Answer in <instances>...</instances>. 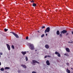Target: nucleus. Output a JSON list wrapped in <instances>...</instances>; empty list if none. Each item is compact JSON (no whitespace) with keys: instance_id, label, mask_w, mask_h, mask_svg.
<instances>
[{"instance_id":"obj_35","label":"nucleus","mask_w":73,"mask_h":73,"mask_svg":"<svg viewBox=\"0 0 73 73\" xmlns=\"http://www.w3.org/2000/svg\"><path fill=\"white\" fill-rule=\"evenodd\" d=\"M1 62H0V66L1 65Z\"/></svg>"},{"instance_id":"obj_5","label":"nucleus","mask_w":73,"mask_h":73,"mask_svg":"<svg viewBox=\"0 0 73 73\" xmlns=\"http://www.w3.org/2000/svg\"><path fill=\"white\" fill-rule=\"evenodd\" d=\"M67 33V31L65 30H63L61 32H60V33L64 34Z\"/></svg>"},{"instance_id":"obj_13","label":"nucleus","mask_w":73,"mask_h":73,"mask_svg":"<svg viewBox=\"0 0 73 73\" xmlns=\"http://www.w3.org/2000/svg\"><path fill=\"white\" fill-rule=\"evenodd\" d=\"M21 53L23 54V55H25V54L27 53V52L26 51H25L24 52L22 51V52H21Z\"/></svg>"},{"instance_id":"obj_7","label":"nucleus","mask_w":73,"mask_h":73,"mask_svg":"<svg viewBox=\"0 0 73 73\" xmlns=\"http://www.w3.org/2000/svg\"><path fill=\"white\" fill-rule=\"evenodd\" d=\"M32 62L33 63H37V64H39V62H38L35 60H33Z\"/></svg>"},{"instance_id":"obj_29","label":"nucleus","mask_w":73,"mask_h":73,"mask_svg":"<svg viewBox=\"0 0 73 73\" xmlns=\"http://www.w3.org/2000/svg\"><path fill=\"white\" fill-rule=\"evenodd\" d=\"M26 38V40H28V37L27 36Z\"/></svg>"},{"instance_id":"obj_11","label":"nucleus","mask_w":73,"mask_h":73,"mask_svg":"<svg viewBox=\"0 0 73 73\" xmlns=\"http://www.w3.org/2000/svg\"><path fill=\"white\" fill-rule=\"evenodd\" d=\"M66 52H70V50L68 48H66Z\"/></svg>"},{"instance_id":"obj_18","label":"nucleus","mask_w":73,"mask_h":73,"mask_svg":"<svg viewBox=\"0 0 73 73\" xmlns=\"http://www.w3.org/2000/svg\"><path fill=\"white\" fill-rule=\"evenodd\" d=\"M64 54L65 56H69V55L68 54L65 53Z\"/></svg>"},{"instance_id":"obj_37","label":"nucleus","mask_w":73,"mask_h":73,"mask_svg":"<svg viewBox=\"0 0 73 73\" xmlns=\"http://www.w3.org/2000/svg\"><path fill=\"white\" fill-rule=\"evenodd\" d=\"M71 69H72V70L73 69V68H71Z\"/></svg>"},{"instance_id":"obj_16","label":"nucleus","mask_w":73,"mask_h":73,"mask_svg":"<svg viewBox=\"0 0 73 73\" xmlns=\"http://www.w3.org/2000/svg\"><path fill=\"white\" fill-rule=\"evenodd\" d=\"M10 69V68L9 67H6L5 68V69Z\"/></svg>"},{"instance_id":"obj_28","label":"nucleus","mask_w":73,"mask_h":73,"mask_svg":"<svg viewBox=\"0 0 73 73\" xmlns=\"http://www.w3.org/2000/svg\"><path fill=\"white\" fill-rule=\"evenodd\" d=\"M66 65H68V66H69V63H67Z\"/></svg>"},{"instance_id":"obj_34","label":"nucleus","mask_w":73,"mask_h":73,"mask_svg":"<svg viewBox=\"0 0 73 73\" xmlns=\"http://www.w3.org/2000/svg\"><path fill=\"white\" fill-rule=\"evenodd\" d=\"M72 34H73V31H72Z\"/></svg>"},{"instance_id":"obj_30","label":"nucleus","mask_w":73,"mask_h":73,"mask_svg":"<svg viewBox=\"0 0 73 73\" xmlns=\"http://www.w3.org/2000/svg\"><path fill=\"white\" fill-rule=\"evenodd\" d=\"M47 57H51V56H50V55H48Z\"/></svg>"},{"instance_id":"obj_21","label":"nucleus","mask_w":73,"mask_h":73,"mask_svg":"<svg viewBox=\"0 0 73 73\" xmlns=\"http://www.w3.org/2000/svg\"><path fill=\"white\" fill-rule=\"evenodd\" d=\"M25 59H26V61H28V58L26 56V57H25Z\"/></svg>"},{"instance_id":"obj_3","label":"nucleus","mask_w":73,"mask_h":73,"mask_svg":"<svg viewBox=\"0 0 73 73\" xmlns=\"http://www.w3.org/2000/svg\"><path fill=\"white\" fill-rule=\"evenodd\" d=\"M11 33H12V34H13V35H14V36H15V37H16V38H19V36L17 34H16L14 32H12Z\"/></svg>"},{"instance_id":"obj_2","label":"nucleus","mask_w":73,"mask_h":73,"mask_svg":"<svg viewBox=\"0 0 73 73\" xmlns=\"http://www.w3.org/2000/svg\"><path fill=\"white\" fill-rule=\"evenodd\" d=\"M29 46L31 48H30V49L31 50H34L35 49V48H34V46L33 44H30L29 45Z\"/></svg>"},{"instance_id":"obj_24","label":"nucleus","mask_w":73,"mask_h":73,"mask_svg":"<svg viewBox=\"0 0 73 73\" xmlns=\"http://www.w3.org/2000/svg\"><path fill=\"white\" fill-rule=\"evenodd\" d=\"M44 36H45V35H44V34H42L41 36V37H43Z\"/></svg>"},{"instance_id":"obj_8","label":"nucleus","mask_w":73,"mask_h":73,"mask_svg":"<svg viewBox=\"0 0 73 73\" xmlns=\"http://www.w3.org/2000/svg\"><path fill=\"white\" fill-rule=\"evenodd\" d=\"M46 63L47 65H50V63H49V61L48 60H47L46 61Z\"/></svg>"},{"instance_id":"obj_20","label":"nucleus","mask_w":73,"mask_h":73,"mask_svg":"<svg viewBox=\"0 0 73 73\" xmlns=\"http://www.w3.org/2000/svg\"><path fill=\"white\" fill-rule=\"evenodd\" d=\"M59 36H60V37H62V33H61L59 34Z\"/></svg>"},{"instance_id":"obj_27","label":"nucleus","mask_w":73,"mask_h":73,"mask_svg":"<svg viewBox=\"0 0 73 73\" xmlns=\"http://www.w3.org/2000/svg\"><path fill=\"white\" fill-rule=\"evenodd\" d=\"M68 43H72L73 42V41H72V42H68Z\"/></svg>"},{"instance_id":"obj_9","label":"nucleus","mask_w":73,"mask_h":73,"mask_svg":"<svg viewBox=\"0 0 73 73\" xmlns=\"http://www.w3.org/2000/svg\"><path fill=\"white\" fill-rule=\"evenodd\" d=\"M21 66H22L24 68H25V69L27 68V66H26L25 65L22 64L21 65Z\"/></svg>"},{"instance_id":"obj_12","label":"nucleus","mask_w":73,"mask_h":73,"mask_svg":"<svg viewBox=\"0 0 73 73\" xmlns=\"http://www.w3.org/2000/svg\"><path fill=\"white\" fill-rule=\"evenodd\" d=\"M66 72H67L68 73H70V71L68 69V68H67L66 69Z\"/></svg>"},{"instance_id":"obj_19","label":"nucleus","mask_w":73,"mask_h":73,"mask_svg":"<svg viewBox=\"0 0 73 73\" xmlns=\"http://www.w3.org/2000/svg\"><path fill=\"white\" fill-rule=\"evenodd\" d=\"M1 71H4V69L3 68H2L1 69Z\"/></svg>"},{"instance_id":"obj_25","label":"nucleus","mask_w":73,"mask_h":73,"mask_svg":"<svg viewBox=\"0 0 73 73\" xmlns=\"http://www.w3.org/2000/svg\"><path fill=\"white\" fill-rule=\"evenodd\" d=\"M32 73H36V72L35 71H33L32 72Z\"/></svg>"},{"instance_id":"obj_33","label":"nucleus","mask_w":73,"mask_h":73,"mask_svg":"<svg viewBox=\"0 0 73 73\" xmlns=\"http://www.w3.org/2000/svg\"><path fill=\"white\" fill-rule=\"evenodd\" d=\"M69 35V33H67L66 34V35L67 36V35Z\"/></svg>"},{"instance_id":"obj_23","label":"nucleus","mask_w":73,"mask_h":73,"mask_svg":"<svg viewBox=\"0 0 73 73\" xmlns=\"http://www.w3.org/2000/svg\"><path fill=\"white\" fill-rule=\"evenodd\" d=\"M45 28V27L44 26H43L42 27V29H44V28Z\"/></svg>"},{"instance_id":"obj_36","label":"nucleus","mask_w":73,"mask_h":73,"mask_svg":"<svg viewBox=\"0 0 73 73\" xmlns=\"http://www.w3.org/2000/svg\"><path fill=\"white\" fill-rule=\"evenodd\" d=\"M47 35H48V34H46V36H47Z\"/></svg>"},{"instance_id":"obj_14","label":"nucleus","mask_w":73,"mask_h":73,"mask_svg":"<svg viewBox=\"0 0 73 73\" xmlns=\"http://www.w3.org/2000/svg\"><path fill=\"white\" fill-rule=\"evenodd\" d=\"M56 34L57 35H60V31H59L58 30L56 31Z\"/></svg>"},{"instance_id":"obj_6","label":"nucleus","mask_w":73,"mask_h":73,"mask_svg":"<svg viewBox=\"0 0 73 73\" xmlns=\"http://www.w3.org/2000/svg\"><path fill=\"white\" fill-rule=\"evenodd\" d=\"M6 45L8 50H11V48H10V46H9V45L8 44H7Z\"/></svg>"},{"instance_id":"obj_17","label":"nucleus","mask_w":73,"mask_h":73,"mask_svg":"<svg viewBox=\"0 0 73 73\" xmlns=\"http://www.w3.org/2000/svg\"><path fill=\"white\" fill-rule=\"evenodd\" d=\"M8 29H4V31L5 32H7V31H8Z\"/></svg>"},{"instance_id":"obj_38","label":"nucleus","mask_w":73,"mask_h":73,"mask_svg":"<svg viewBox=\"0 0 73 73\" xmlns=\"http://www.w3.org/2000/svg\"><path fill=\"white\" fill-rule=\"evenodd\" d=\"M35 51L36 52V51H37V50H36Z\"/></svg>"},{"instance_id":"obj_32","label":"nucleus","mask_w":73,"mask_h":73,"mask_svg":"<svg viewBox=\"0 0 73 73\" xmlns=\"http://www.w3.org/2000/svg\"><path fill=\"white\" fill-rule=\"evenodd\" d=\"M0 54L1 55H3V53H1L0 52Z\"/></svg>"},{"instance_id":"obj_31","label":"nucleus","mask_w":73,"mask_h":73,"mask_svg":"<svg viewBox=\"0 0 73 73\" xmlns=\"http://www.w3.org/2000/svg\"><path fill=\"white\" fill-rule=\"evenodd\" d=\"M48 57V56L47 55H46L44 56V58H46V57Z\"/></svg>"},{"instance_id":"obj_26","label":"nucleus","mask_w":73,"mask_h":73,"mask_svg":"<svg viewBox=\"0 0 73 73\" xmlns=\"http://www.w3.org/2000/svg\"><path fill=\"white\" fill-rule=\"evenodd\" d=\"M31 3H34V1L33 0H32L31 1Z\"/></svg>"},{"instance_id":"obj_1","label":"nucleus","mask_w":73,"mask_h":73,"mask_svg":"<svg viewBox=\"0 0 73 73\" xmlns=\"http://www.w3.org/2000/svg\"><path fill=\"white\" fill-rule=\"evenodd\" d=\"M50 31V27H48L46 28L45 30L44 31V32L45 33H46V32L48 33Z\"/></svg>"},{"instance_id":"obj_10","label":"nucleus","mask_w":73,"mask_h":73,"mask_svg":"<svg viewBox=\"0 0 73 73\" xmlns=\"http://www.w3.org/2000/svg\"><path fill=\"white\" fill-rule=\"evenodd\" d=\"M45 48H46V49H49V46L48 44H46L45 45Z\"/></svg>"},{"instance_id":"obj_4","label":"nucleus","mask_w":73,"mask_h":73,"mask_svg":"<svg viewBox=\"0 0 73 73\" xmlns=\"http://www.w3.org/2000/svg\"><path fill=\"white\" fill-rule=\"evenodd\" d=\"M55 54L56 55L57 54V56L58 57H61V55H60V54L57 52H56L55 53Z\"/></svg>"},{"instance_id":"obj_15","label":"nucleus","mask_w":73,"mask_h":73,"mask_svg":"<svg viewBox=\"0 0 73 73\" xmlns=\"http://www.w3.org/2000/svg\"><path fill=\"white\" fill-rule=\"evenodd\" d=\"M36 5H37L35 3H33V7H36Z\"/></svg>"},{"instance_id":"obj_22","label":"nucleus","mask_w":73,"mask_h":73,"mask_svg":"<svg viewBox=\"0 0 73 73\" xmlns=\"http://www.w3.org/2000/svg\"><path fill=\"white\" fill-rule=\"evenodd\" d=\"M11 47L12 49H15V47H14V46H13V45H12Z\"/></svg>"}]
</instances>
